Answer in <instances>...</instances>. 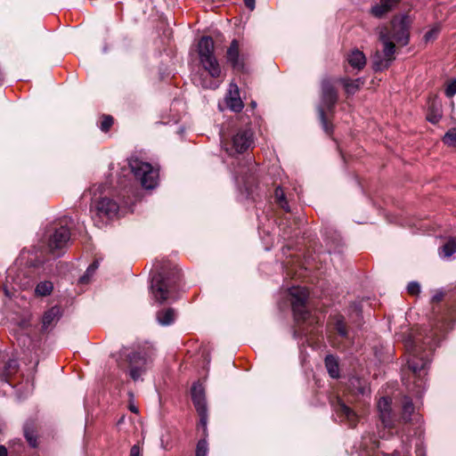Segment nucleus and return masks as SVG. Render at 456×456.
I'll return each mask as SVG.
<instances>
[{"instance_id":"cd10ccee","label":"nucleus","mask_w":456,"mask_h":456,"mask_svg":"<svg viewBox=\"0 0 456 456\" xmlns=\"http://www.w3.org/2000/svg\"><path fill=\"white\" fill-rule=\"evenodd\" d=\"M53 289V285L49 281L39 282L35 289V294L37 297L49 296Z\"/></svg>"},{"instance_id":"dca6fc26","label":"nucleus","mask_w":456,"mask_h":456,"mask_svg":"<svg viewBox=\"0 0 456 456\" xmlns=\"http://www.w3.org/2000/svg\"><path fill=\"white\" fill-rule=\"evenodd\" d=\"M246 60L247 55L241 52L240 48V42L237 39H233L226 51L227 63L234 71L245 72Z\"/></svg>"},{"instance_id":"e433bc0d","label":"nucleus","mask_w":456,"mask_h":456,"mask_svg":"<svg viewBox=\"0 0 456 456\" xmlns=\"http://www.w3.org/2000/svg\"><path fill=\"white\" fill-rule=\"evenodd\" d=\"M407 291L411 296H416L420 292V285L417 281H411L407 286Z\"/></svg>"},{"instance_id":"393cba45","label":"nucleus","mask_w":456,"mask_h":456,"mask_svg":"<svg viewBox=\"0 0 456 456\" xmlns=\"http://www.w3.org/2000/svg\"><path fill=\"white\" fill-rule=\"evenodd\" d=\"M456 253V237L451 238L439 248V256L444 259H449Z\"/></svg>"},{"instance_id":"a211bd4d","label":"nucleus","mask_w":456,"mask_h":456,"mask_svg":"<svg viewBox=\"0 0 456 456\" xmlns=\"http://www.w3.org/2000/svg\"><path fill=\"white\" fill-rule=\"evenodd\" d=\"M225 103L229 110L239 112L242 110L244 104L240 95L239 86L235 83L229 85V89L225 95Z\"/></svg>"},{"instance_id":"2f4dec72","label":"nucleus","mask_w":456,"mask_h":456,"mask_svg":"<svg viewBox=\"0 0 456 456\" xmlns=\"http://www.w3.org/2000/svg\"><path fill=\"white\" fill-rule=\"evenodd\" d=\"M335 330L340 337L346 338L347 336V330L343 316L338 315L337 317L335 322Z\"/></svg>"},{"instance_id":"4be33fe9","label":"nucleus","mask_w":456,"mask_h":456,"mask_svg":"<svg viewBox=\"0 0 456 456\" xmlns=\"http://www.w3.org/2000/svg\"><path fill=\"white\" fill-rule=\"evenodd\" d=\"M156 318L161 326H169L175 322L176 313L174 308H163L157 312Z\"/></svg>"},{"instance_id":"7ed1b4c3","label":"nucleus","mask_w":456,"mask_h":456,"mask_svg":"<svg viewBox=\"0 0 456 456\" xmlns=\"http://www.w3.org/2000/svg\"><path fill=\"white\" fill-rule=\"evenodd\" d=\"M411 20L408 15L401 14L395 16L390 25H384L378 28L379 39L383 45L382 54L376 53L373 60V69L383 70L387 69L395 59V44L405 46L410 40Z\"/></svg>"},{"instance_id":"c9c22d12","label":"nucleus","mask_w":456,"mask_h":456,"mask_svg":"<svg viewBox=\"0 0 456 456\" xmlns=\"http://www.w3.org/2000/svg\"><path fill=\"white\" fill-rule=\"evenodd\" d=\"M444 94L448 98H452L456 94V78H453L446 85Z\"/></svg>"},{"instance_id":"4c0bfd02","label":"nucleus","mask_w":456,"mask_h":456,"mask_svg":"<svg viewBox=\"0 0 456 456\" xmlns=\"http://www.w3.org/2000/svg\"><path fill=\"white\" fill-rule=\"evenodd\" d=\"M256 102L255 101H252L250 102V108H248L246 110V113L243 116L248 115L250 118V116L248 114V112H250L252 116H255V109H256ZM256 119H257V117H254V120L256 121Z\"/></svg>"},{"instance_id":"79ce46f5","label":"nucleus","mask_w":456,"mask_h":456,"mask_svg":"<svg viewBox=\"0 0 456 456\" xmlns=\"http://www.w3.org/2000/svg\"><path fill=\"white\" fill-rule=\"evenodd\" d=\"M244 4L249 10H251V11L254 10L255 0H244Z\"/></svg>"},{"instance_id":"c03bdc74","label":"nucleus","mask_w":456,"mask_h":456,"mask_svg":"<svg viewBox=\"0 0 456 456\" xmlns=\"http://www.w3.org/2000/svg\"><path fill=\"white\" fill-rule=\"evenodd\" d=\"M351 307H352V308H354V311L356 313V315H357V316H360V315H361V312H362V310H361V308L359 307V305H358V304H355V303H354V304H353V305H351Z\"/></svg>"},{"instance_id":"a878e982","label":"nucleus","mask_w":456,"mask_h":456,"mask_svg":"<svg viewBox=\"0 0 456 456\" xmlns=\"http://www.w3.org/2000/svg\"><path fill=\"white\" fill-rule=\"evenodd\" d=\"M414 412V406L410 396H404L403 401L402 420L406 425L411 421V415Z\"/></svg>"},{"instance_id":"ea45409f","label":"nucleus","mask_w":456,"mask_h":456,"mask_svg":"<svg viewBox=\"0 0 456 456\" xmlns=\"http://www.w3.org/2000/svg\"><path fill=\"white\" fill-rule=\"evenodd\" d=\"M129 456H141V449L139 445L134 444L132 446L129 452Z\"/></svg>"},{"instance_id":"a19ab883","label":"nucleus","mask_w":456,"mask_h":456,"mask_svg":"<svg viewBox=\"0 0 456 456\" xmlns=\"http://www.w3.org/2000/svg\"><path fill=\"white\" fill-rule=\"evenodd\" d=\"M437 33V30L436 29H431L429 31H428L425 35V38L426 40H429L430 38H432L433 37H435Z\"/></svg>"},{"instance_id":"c85d7f7f","label":"nucleus","mask_w":456,"mask_h":456,"mask_svg":"<svg viewBox=\"0 0 456 456\" xmlns=\"http://www.w3.org/2000/svg\"><path fill=\"white\" fill-rule=\"evenodd\" d=\"M274 199H275V201L276 203L282 208L284 209L286 212H289L290 211V208H289V203L286 200V197H285V193H284V191L283 189L281 187V186H278L276 189H275V191H274Z\"/></svg>"},{"instance_id":"49530a36","label":"nucleus","mask_w":456,"mask_h":456,"mask_svg":"<svg viewBox=\"0 0 456 456\" xmlns=\"http://www.w3.org/2000/svg\"><path fill=\"white\" fill-rule=\"evenodd\" d=\"M365 392H366V387H362V388L360 389V393H361L362 395H364V394H365Z\"/></svg>"},{"instance_id":"a18cd8bd","label":"nucleus","mask_w":456,"mask_h":456,"mask_svg":"<svg viewBox=\"0 0 456 456\" xmlns=\"http://www.w3.org/2000/svg\"><path fill=\"white\" fill-rule=\"evenodd\" d=\"M7 449L4 445H0V456H7Z\"/></svg>"},{"instance_id":"39448f33","label":"nucleus","mask_w":456,"mask_h":456,"mask_svg":"<svg viewBox=\"0 0 456 456\" xmlns=\"http://www.w3.org/2000/svg\"><path fill=\"white\" fill-rule=\"evenodd\" d=\"M198 53L204 71L194 76V84L204 89L218 88L223 81L222 69L215 55V45L211 37L204 36L199 40Z\"/></svg>"},{"instance_id":"f8f14e48","label":"nucleus","mask_w":456,"mask_h":456,"mask_svg":"<svg viewBox=\"0 0 456 456\" xmlns=\"http://www.w3.org/2000/svg\"><path fill=\"white\" fill-rule=\"evenodd\" d=\"M73 225L74 221L69 216H63L54 222L48 240V247L53 254L59 256L60 254L55 251L62 249L68 245L70 240V229Z\"/></svg>"},{"instance_id":"9b49d317","label":"nucleus","mask_w":456,"mask_h":456,"mask_svg":"<svg viewBox=\"0 0 456 456\" xmlns=\"http://www.w3.org/2000/svg\"><path fill=\"white\" fill-rule=\"evenodd\" d=\"M128 165L134 177L147 190L154 189L159 183V170L137 157H131Z\"/></svg>"},{"instance_id":"1a4fd4ad","label":"nucleus","mask_w":456,"mask_h":456,"mask_svg":"<svg viewBox=\"0 0 456 456\" xmlns=\"http://www.w3.org/2000/svg\"><path fill=\"white\" fill-rule=\"evenodd\" d=\"M238 189L248 198L256 184V164L251 159H234L231 164Z\"/></svg>"},{"instance_id":"c756f323","label":"nucleus","mask_w":456,"mask_h":456,"mask_svg":"<svg viewBox=\"0 0 456 456\" xmlns=\"http://www.w3.org/2000/svg\"><path fill=\"white\" fill-rule=\"evenodd\" d=\"M99 267V261L95 259L86 269L85 274L79 278V283L87 284L92 276L94 274Z\"/></svg>"},{"instance_id":"58836bf2","label":"nucleus","mask_w":456,"mask_h":456,"mask_svg":"<svg viewBox=\"0 0 456 456\" xmlns=\"http://www.w3.org/2000/svg\"><path fill=\"white\" fill-rule=\"evenodd\" d=\"M415 453L416 456H426V451L421 443L416 444Z\"/></svg>"},{"instance_id":"473e14b6","label":"nucleus","mask_w":456,"mask_h":456,"mask_svg":"<svg viewBox=\"0 0 456 456\" xmlns=\"http://www.w3.org/2000/svg\"><path fill=\"white\" fill-rule=\"evenodd\" d=\"M208 444L206 438L200 439L196 447L195 456H208Z\"/></svg>"},{"instance_id":"6e6552de","label":"nucleus","mask_w":456,"mask_h":456,"mask_svg":"<svg viewBox=\"0 0 456 456\" xmlns=\"http://www.w3.org/2000/svg\"><path fill=\"white\" fill-rule=\"evenodd\" d=\"M120 356L124 357L127 363L130 378L137 381L150 368L155 356V350L151 346H144L132 351L124 348L120 352Z\"/></svg>"},{"instance_id":"f257e3e1","label":"nucleus","mask_w":456,"mask_h":456,"mask_svg":"<svg viewBox=\"0 0 456 456\" xmlns=\"http://www.w3.org/2000/svg\"><path fill=\"white\" fill-rule=\"evenodd\" d=\"M444 297L442 291L436 292L432 297L430 330H425L423 338L414 337L406 343L410 354L407 365L411 373L409 378L403 375V381L408 392L416 397H420L426 390V370L431 362L433 352L456 322V292L452 297L451 305L446 308L439 305Z\"/></svg>"},{"instance_id":"09e8293b","label":"nucleus","mask_w":456,"mask_h":456,"mask_svg":"<svg viewBox=\"0 0 456 456\" xmlns=\"http://www.w3.org/2000/svg\"><path fill=\"white\" fill-rule=\"evenodd\" d=\"M131 411L134 412H137V410L134 407H131Z\"/></svg>"},{"instance_id":"0eeeda50","label":"nucleus","mask_w":456,"mask_h":456,"mask_svg":"<svg viewBox=\"0 0 456 456\" xmlns=\"http://www.w3.org/2000/svg\"><path fill=\"white\" fill-rule=\"evenodd\" d=\"M251 125L252 120L248 115L239 117L230 140L223 141L225 150L230 155L242 153L252 147L254 131Z\"/></svg>"},{"instance_id":"4468645a","label":"nucleus","mask_w":456,"mask_h":456,"mask_svg":"<svg viewBox=\"0 0 456 456\" xmlns=\"http://www.w3.org/2000/svg\"><path fill=\"white\" fill-rule=\"evenodd\" d=\"M331 406L334 411L335 419L338 420L349 428H354L359 421V417L354 410H352L342 398L339 396L331 400Z\"/></svg>"},{"instance_id":"412c9836","label":"nucleus","mask_w":456,"mask_h":456,"mask_svg":"<svg viewBox=\"0 0 456 456\" xmlns=\"http://www.w3.org/2000/svg\"><path fill=\"white\" fill-rule=\"evenodd\" d=\"M18 362L15 359H9L4 365L3 370L0 371V382L6 383L13 387L12 376L18 371Z\"/></svg>"},{"instance_id":"72a5a7b5","label":"nucleus","mask_w":456,"mask_h":456,"mask_svg":"<svg viewBox=\"0 0 456 456\" xmlns=\"http://www.w3.org/2000/svg\"><path fill=\"white\" fill-rule=\"evenodd\" d=\"M24 436L31 447L36 448L37 446V436L33 431L29 430L28 426L24 428Z\"/></svg>"},{"instance_id":"9d476101","label":"nucleus","mask_w":456,"mask_h":456,"mask_svg":"<svg viewBox=\"0 0 456 456\" xmlns=\"http://www.w3.org/2000/svg\"><path fill=\"white\" fill-rule=\"evenodd\" d=\"M337 102L338 93L334 87L333 82L330 78L323 79L322 81L321 102L317 110L322 128L328 134H332L333 126L328 121L327 112L333 113Z\"/></svg>"},{"instance_id":"f3484780","label":"nucleus","mask_w":456,"mask_h":456,"mask_svg":"<svg viewBox=\"0 0 456 456\" xmlns=\"http://www.w3.org/2000/svg\"><path fill=\"white\" fill-rule=\"evenodd\" d=\"M92 210L100 218L112 219L118 216L119 206L112 199L103 197L94 201Z\"/></svg>"},{"instance_id":"5701e85b","label":"nucleus","mask_w":456,"mask_h":456,"mask_svg":"<svg viewBox=\"0 0 456 456\" xmlns=\"http://www.w3.org/2000/svg\"><path fill=\"white\" fill-rule=\"evenodd\" d=\"M347 61L352 68L362 69L366 64V57L362 52L355 49L348 54Z\"/></svg>"},{"instance_id":"6ab92c4d","label":"nucleus","mask_w":456,"mask_h":456,"mask_svg":"<svg viewBox=\"0 0 456 456\" xmlns=\"http://www.w3.org/2000/svg\"><path fill=\"white\" fill-rule=\"evenodd\" d=\"M62 316L61 307L54 305L46 310L42 317V330L48 331L52 330Z\"/></svg>"},{"instance_id":"bb28decb","label":"nucleus","mask_w":456,"mask_h":456,"mask_svg":"<svg viewBox=\"0 0 456 456\" xmlns=\"http://www.w3.org/2000/svg\"><path fill=\"white\" fill-rule=\"evenodd\" d=\"M325 366L331 378L337 379L339 377L338 363L333 355L329 354L325 357Z\"/></svg>"},{"instance_id":"f704fd0d","label":"nucleus","mask_w":456,"mask_h":456,"mask_svg":"<svg viewBox=\"0 0 456 456\" xmlns=\"http://www.w3.org/2000/svg\"><path fill=\"white\" fill-rule=\"evenodd\" d=\"M113 125V118L111 116L106 115L102 116L100 121V128L103 132L109 131V129Z\"/></svg>"},{"instance_id":"b1692460","label":"nucleus","mask_w":456,"mask_h":456,"mask_svg":"<svg viewBox=\"0 0 456 456\" xmlns=\"http://www.w3.org/2000/svg\"><path fill=\"white\" fill-rule=\"evenodd\" d=\"M339 81L344 86L346 94L348 95L354 94L363 85V80L362 78H341Z\"/></svg>"},{"instance_id":"37998d69","label":"nucleus","mask_w":456,"mask_h":456,"mask_svg":"<svg viewBox=\"0 0 456 456\" xmlns=\"http://www.w3.org/2000/svg\"><path fill=\"white\" fill-rule=\"evenodd\" d=\"M440 119V116H437V115H433V116H428V120L433 124H436Z\"/></svg>"},{"instance_id":"aec40b11","label":"nucleus","mask_w":456,"mask_h":456,"mask_svg":"<svg viewBox=\"0 0 456 456\" xmlns=\"http://www.w3.org/2000/svg\"><path fill=\"white\" fill-rule=\"evenodd\" d=\"M399 3L400 0H379V3L371 6L370 13L375 18L381 19L395 8Z\"/></svg>"},{"instance_id":"f03ea898","label":"nucleus","mask_w":456,"mask_h":456,"mask_svg":"<svg viewBox=\"0 0 456 456\" xmlns=\"http://www.w3.org/2000/svg\"><path fill=\"white\" fill-rule=\"evenodd\" d=\"M382 429L378 436L367 434L362 436L358 447L354 446L356 456H409L411 446L406 444L409 436L400 435L398 425L391 410V399L381 397L377 404ZM352 456H354L353 453Z\"/></svg>"},{"instance_id":"423d86ee","label":"nucleus","mask_w":456,"mask_h":456,"mask_svg":"<svg viewBox=\"0 0 456 456\" xmlns=\"http://www.w3.org/2000/svg\"><path fill=\"white\" fill-rule=\"evenodd\" d=\"M181 275L177 270H162L152 274L151 291L154 299L159 303L177 298Z\"/></svg>"},{"instance_id":"de8ad7c7","label":"nucleus","mask_w":456,"mask_h":456,"mask_svg":"<svg viewBox=\"0 0 456 456\" xmlns=\"http://www.w3.org/2000/svg\"><path fill=\"white\" fill-rule=\"evenodd\" d=\"M4 78V74L2 73V71L0 70V81H2Z\"/></svg>"},{"instance_id":"2eb2a0df","label":"nucleus","mask_w":456,"mask_h":456,"mask_svg":"<svg viewBox=\"0 0 456 456\" xmlns=\"http://www.w3.org/2000/svg\"><path fill=\"white\" fill-rule=\"evenodd\" d=\"M191 394L192 403L200 416V426H201L204 432H206L208 423V408L205 398V389L202 384L200 382L194 383L191 387Z\"/></svg>"},{"instance_id":"ddd939ff","label":"nucleus","mask_w":456,"mask_h":456,"mask_svg":"<svg viewBox=\"0 0 456 456\" xmlns=\"http://www.w3.org/2000/svg\"><path fill=\"white\" fill-rule=\"evenodd\" d=\"M45 261L37 256H31L28 260L27 270H20L14 273L12 268L8 270V278L12 279L14 286L25 290L31 288L34 284L36 275L39 273V270L43 267Z\"/></svg>"},{"instance_id":"20e7f679","label":"nucleus","mask_w":456,"mask_h":456,"mask_svg":"<svg viewBox=\"0 0 456 456\" xmlns=\"http://www.w3.org/2000/svg\"><path fill=\"white\" fill-rule=\"evenodd\" d=\"M295 325L293 337L305 338L309 346H317L322 337L320 321L307 310L308 290L304 287L292 286L289 289Z\"/></svg>"},{"instance_id":"8fccbe9b","label":"nucleus","mask_w":456,"mask_h":456,"mask_svg":"<svg viewBox=\"0 0 456 456\" xmlns=\"http://www.w3.org/2000/svg\"><path fill=\"white\" fill-rule=\"evenodd\" d=\"M286 236H287V237H291V236H292V234L285 233V234H284V237H286Z\"/></svg>"},{"instance_id":"7c9ffc66","label":"nucleus","mask_w":456,"mask_h":456,"mask_svg":"<svg viewBox=\"0 0 456 456\" xmlns=\"http://www.w3.org/2000/svg\"><path fill=\"white\" fill-rule=\"evenodd\" d=\"M443 142L444 144L456 147V128L449 129L443 137Z\"/></svg>"}]
</instances>
